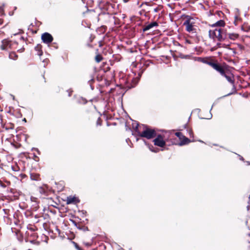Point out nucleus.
Listing matches in <instances>:
<instances>
[{"mask_svg": "<svg viewBox=\"0 0 250 250\" xmlns=\"http://www.w3.org/2000/svg\"><path fill=\"white\" fill-rule=\"evenodd\" d=\"M133 127L138 135L141 137L146 138L147 139L154 138L156 136L157 133L155 129H152L148 127L146 125H142L143 127V131L140 132L138 130L139 124L135 121L132 123Z\"/></svg>", "mask_w": 250, "mask_h": 250, "instance_id": "f257e3e1", "label": "nucleus"}, {"mask_svg": "<svg viewBox=\"0 0 250 250\" xmlns=\"http://www.w3.org/2000/svg\"><path fill=\"white\" fill-rule=\"evenodd\" d=\"M217 71L220 73L221 76L224 77L232 85V92L229 93L225 96H229L233 93L236 92V88L234 85V80L233 79V75L229 71H225L223 67L220 64H218L217 67L215 69Z\"/></svg>", "mask_w": 250, "mask_h": 250, "instance_id": "f03ea898", "label": "nucleus"}, {"mask_svg": "<svg viewBox=\"0 0 250 250\" xmlns=\"http://www.w3.org/2000/svg\"><path fill=\"white\" fill-rule=\"evenodd\" d=\"M187 20L184 21L183 25L186 26V30L187 32L191 33L192 38H196L197 41H200V37L198 36L196 28L194 27V22L193 19L189 16H186Z\"/></svg>", "mask_w": 250, "mask_h": 250, "instance_id": "7ed1b4c3", "label": "nucleus"}, {"mask_svg": "<svg viewBox=\"0 0 250 250\" xmlns=\"http://www.w3.org/2000/svg\"><path fill=\"white\" fill-rule=\"evenodd\" d=\"M156 137L154 139L153 142L155 146L163 147L166 145V142L164 140L163 135L159 134L156 135Z\"/></svg>", "mask_w": 250, "mask_h": 250, "instance_id": "20e7f679", "label": "nucleus"}, {"mask_svg": "<svg viewBox=\"0 0 250 250\" xmlns=\"http://www.w3.org/2000/svg\"><path fill=\"white\" fill-rule=\"evenodd\" d=\"M195 61L207 64L211 66L213 69H215L219 63L208 61L206 58L202 57H195Z\"/></svg>", "mask_w": 250, "mask_h": 250, "instance_id": "39448f33", "label": "nucleus"}, {"mask_svg": "<svg viewBox=\"0 0 250 250\" xmlns=\"http://www.w3.org/2000/svg\"><path fill=\"white\" fill-rule=\"evenodd\" d=\"M111 17V15L106 12H103L99 14V20L103 21L104 23L109 22Z\"/></svg>", "mask_w": 250, "mask_h": 250, "instance_id": "423d86ee", "label": "nucleus"}, {"mask_svg": "<svg viewBox=\"0 0 250 250\" xmlns=\"http://www.w3.org/2000/svg\"><path fill=\"white\" fill-rule=\"evenodd\" d=\"M41 39L42 41L46 44L50 43L53 40L52 36L47 32L43 33L42 35Z\"/></svg>", "mask_w": 250, "mask_h": 250, "instance_id": "0eeeda50", "label": "nucleus"}, {"mask_svg": "<svg viewBox=\"0 0 250 250\" xmlns=\"http://www.w3.org/2000/svg\"><path fill=\"white\" fill-rule=\"evenodd\" d=\"M11 47V41L8 39H4L1 41L0 48L2 50L8 51Z\"/></svg>", "mask_w": 250, "mask_h": 250, "instance_id": "6e6552de", "label": "nucleus"}, {"mask_svg": "<svg viewBox=\"0 0 250 250\" xmlns=\"http://www.w3.org/2000/svg\"><path fill=\"white\" fill-rule=\"evenodd\" d=\"M141 76L142 74L140 73H139L137 77L131 80V83L130 85H127V87L129 89L134 87L138 83Z\"/></svg>", "mask_w": 250, "mask_h": 250, "instance_id": "1a4fd4ad", "label": "nucleus"}, {"mask_svg": "<svg viewBox=\"0 0 250 250\" xmlns=\"http://www.w3.org/2000/svg\"><path fill=\"white\" fill-rule=\"evenodd\" d=\"M80 202L78 198L75 196H68L67 197L66 203L67 204H77Z\"/></svg>", "mask_w": 250, "mask_h": 250, "instance_id": "9d476101", "label": "nucleus"}, {"mask_svg": "<svg viewBox=\"0 0 250 250\" xmlns=\"http://www.w3.org/2000/svg\"><path fill=\"white\" fill-rule=\"evenodd\" d=\"M158 26V23L157 21H153L150 22V23L148 24L146 26L144 27V28L143 29V31L144 32L147 31L150 29L151 28L154 27H157Z\"/></svg>", "mask_w": 250, "mask_h": 250, "instance_id": "9b49d317", "label": "nucleus"}, {"mask_svg": "<svg viewBox=\"0 0 250 250\" xmlns=\"http://www.w3.org/2000/svg\"><path fill=\"white\" fill-rule=\"evenodd\" d=\"M218 33V28H216L214 30H209L208 31V36L210 39H213L214 41L216 38Z\"/></svg>", "mask_w": 250, "mask_h": 250, "instance_id": "f8f14e48", "label": "nucleus"}, {"mask_svg": "<svg viewBox=\"0 0 250 250\" xmlns=\"http://www.w3.org/2000/svg\"><path fill=\"white\" fill-rule=\"evenodd\" d=\"M216 39L219 42H224L225 41L223 35H222V32L221 31V28H218V33H217Z\"/></svg>", "mask_w": 250, "mask_h": 250, "instance_id": "ddd939ff", "label": "nucleus"}, {"mask_svg": "<svg viewBox=\"0 0 250 250\" xmlns=\"http://www.w3.org/2000/svg\"><path fill=\"white\" fill-rule=\"evenodd\" d=\"M183 140L178 144V146H179L187 145L191 142V141L188 138L184 136H183Z\"/></svg>", "mask_w": 250, "mask_h": 250, "instance_id": "4468645a", "label": "nucleus"}, {"mask_svg": "<svg viewBox=\"0 0 250 250\" xmlns=\"http://www.w3.org/2000/svg\"><path fill=\"white\" fill-rule=\"evenodd\" d=\"M42 48V46L40 44H38L35 47V50L37 52V55L39 56H41L43 53Z\"/></svg>", "mask_w": 250, "mask_h": 250, "instance_id": "2eb2a0df", "label": "nucleus"}, {"mask_svg": "<svg viewBox=\"0 0 250 250\" xmlns=\"http://www.w3.org/2000/svg\"><path fill=\"white\" fill-rule=\"evenodd\" d=\"M225 24V22L223 20H220L212 25L213 27L218 26L217 28H221Z\"/></svg>", "mask_w": 250, "mask_h": 250, "instance_id": "dca6fc26", "label": "nucleus"}, {"mask_svg": "<svg viewBox=\"0 0 250 250\" xmlns=\"http://www.w3.org/2000/svg\"><path fill=\"white\" fill-rule=\"evenodd\" d=\"M228 35L229 36L228 37V39H229L232 41H235L239 37L238 34H236V33H229Z\"/></svg>", "mask_w": 250, "mask_h": 250, "instance_id": "f3484780", "label": "nucleus"}, {"mask_svg": "<svg viewBox=\"0 0 250 250\" xmlns=\"http://www.w3.org/2000/svg\"><path fill=\"white\" fill-rule=\"evenodd\" d=\"M221 31L222 32V35H223L225 41H227L228 40V37L229 36L228 35L229 33L227 32V29L225 28H221Z\"/></svg>", "mask_w": 250, "mask_h": 250, "instance_id": "a211bd4d", "label": "nucleus"}, {"mask_svg": "<svg viewBox=\"0 0 250 250\" xmlns=\"http://www.w3.org/2000/svg\"><path fill=\"white\" fill-rule=\"evenodd\" d=\"M103 57L100 54L97 55L95 58V61L97 62H101L103 60Z\"/></svg>", "mask_w": 250, "mask_h": 250, "instance_id": "6ab92c4d", "label": "nucleus"}, {"mask_svg": "<svg viewBox=\"0 0 250 250\" xmlns=\"http://www.w3.org/2000/svg\"><path fill=\"white\" fill-rule=\"evenodd\" d=\"M9 58L10 59L15 60L18 58V55L15 53H11L9 55Z\"/></svg>", "mask_w": 250, "mask_h": 250, "instance_id": "aec40b11", "label": "nucleus"}, {"mask_svg": "<svg viewBox=\"0 0 250 250\" xmlns=\"http://www.w3.org/2000/svg\"><path fill=\"white\" fill-rule=\"evenodd\" d=\"M178 57L182 59H188L189 58L190 56L189 55H184L182 53H180Z\"/></svg>", "mask_w": 250, "mask_h": 250, "instance_id": "412c9836", "label": "nucleus"}, {"mask_svg": "<svg viewBox=\"0 0 250 250\" xmlns=\"http://www.w3.org/2000/svg\"><path fill=\"white\" fill-rule=\"evenodd\" d=\"M77 229H78L80 230H83V231H86L88 230V227H85V226L81 227V226H79V227H77Z\"/></svg>", "mask_w": 250, "mask_h": 250, "instance_id": "4be33fe9", "label": "nucleus"}, {"mask_svg": "<svg viewBox=\"0 0 250 250\" xmlns=\"http://www.w3.org/2000/svg\"><path fill=\"white\" fill-rule=\"evenodd\" d=\"M79 103H82L83 104H86L87 103V100L81 97L79 101Z\"/></svg>", "mask_w": 250, "mask_h": 250, "instance_id": "5701e85b", "label": "nucleus"}, {"mask_svg": "<svg viewBox=\"0 0 250 250\" xmlns=\"http://www.w3.org/2000/svg\"><path fill=\"white\" fill-rule=\"evenodd\" d=\"M30 177L32 180L37 181L38 180L39 176H37V175H33V174H31Z\"/></svg>", "mask_w": 250, "mask_h": 250, "instance_id": "b1692460", "label": "nucleus"}, {"mask_svg": "<svg viewBox=\"0 0 250 250\" xmlns=\"http://www.w3.org/2000/svg\"><path fill=\"white\" fill-rule=\"evenodd\" d=\"M102 122V119H101L100 117H99L98 118L97 122H96L97 125H101Z\"/></svg>", "mask_w": 250, "mask_h": 250, "instance_id": "393cba45", "label": "nucleus"}, {"mask_svg": "<svg viewBox=\"0 0 250 250\" xmlns=\"http://www.w3.org/2000/svg\"><path fill=\"white\" fill-rule=\"evenodd\" d=\"M175 135H176L177 137H179V139H181V137H183V136H184L182 135V133H181V132H176V133H175Z\"/></svg>", "mask_w": 250, "mask_h": 250, "instance_id": "a878e982", "label": "nucleus"}, {"mask_svg": "<svg viewBox=\"0 0 250 250\" xmlns=\"http://www.w3.org/2000/svg\"><path fill=\"white\" fill-rule=\"evenodd\" d=\"M69 220L74 225V226L76 227L77 228V227H79L77 222L75 220H74L73 219H71Z\"/></svg>", "mask_w": 250, "mask_h": 250, "instance_id": "bb28decb", "label": "nucleus"}, {"mask_svg": "<svg viewBox=\"0 0 250 250\" xmlns=\"http://www.w3.org/2000/svg\"><path fill=\"white\" fill-rule=\"evenodd\" d=\"M221 47V43L220 42H217L216 43V46H214L213 48H212V50L216 49L217 47Z\"/></svg>", "mask_w": 250, "mask_h": 250, "instance_id": "cd10ccee", "label": "nucleus"}, {"mask_svg": "<svg viewBox=\"0 0 250 250\" xmlns=\"http://www.w3.org/2000/svg\"><path fill=\"white\" fill-rule=\"evenodd\" d=\"M213 105H214V104H213V105H212V106H211V108H210V111H209V112H210L209 117L208 118H206V119L209 120V119H211V118H212V114H211V110H212V107H213Z\"/></svg>", "mask_w": 250, "mask_h": 250, "instance_id": "c85d7f7f", "label": "nucleus"}, {"mask_svg": "<svg viewBox=\"0 0 250 250\" xmlns=\"http://www.w3.org/2000/svg\"><path fill=\"white\" fill-rule=\"evenodd\" d=\"M36 198L35 197H31V200L32 202L33 203H35V204L37 205V202L36 201Z\"/></svg>", "mask_w": 250, "mask_h": 250, "instance_id": "c756f323", "label": "nucleus"}, {"mask_svg": "<svg viewBox=\"0 0 250 250\" xmlns=\"http://www.w3.org/2000/svg\"><path fill=\"white\" fill-rule=\"evenodd\" d=\"M235 154H236L239 157V159L240 160L242 161H244V158L241 156L240 155L236 153H234Z\"/></svg>", "mask_w": 250, "mask_h": 250, "instance_id": "7c9ffc66", "label": "nucleus"}, {"mask_svg": "<svg viewBox=\"0 0 250 250\" xmlns=\"http://www.w3.org/2000/svg\"><path fill=\"white\" fill-rule=\"evenodd\" d=\"M33 157L35 161H38L39 160V158L35 154H33Z\"/></svg>", "mask_w": 250, "mask_h": 250, "instance_id": "2f4dec72", "label": "nucleus"}, {"mask_svg": "<svg viewBox=\"0 0 250 250\" xmlns=\"http://www.w3.org/2000/svg\"><path fill=\"white\" fill-rule=\"evenodd\" d=\"M0 186L3 188H6V185L4 184L0 180Z\"/></svg>", "mask_w": 250, "mask_h": 250, "instance_id": "473e14b6", "label": "nucleus"}, {"mask_svg": "<svg viewBox=\"0 0 250 250\" xmlns=\"http://www.w3.org/2000/svg\"><path fill=\"white\" fill-rule=\"evenodd\" d=\"M39 191L41 193H44L45 190L43 189V188L42 187H40L39 188Z\"/></svg>", "mask_w": 250, "mask_h": 250, "instance_id": "72a5a7b5", "label": "nucleus"}, {"mask_svg": "<svg viewBox=\"0 0 250 250\" xmlns=\"http://www.w3.org/2000/svg\"><path fill=\"white\" fill-rule=\"evenodd\" d=\"M188 133L190 137H193V133L191 130H189Z\"/></svg>", "mask_w": 250, "mask_h": 250, "instance_id": "f704fd0d", "label": "nucleus"}, {"mask_svg": "<svg viewBox=\"0 0 250 250\" xmlns=\"http://www.w3.org/2000/svg\"><path fill=\"white\" fill-rule=\"evenodd\" d=\"M33 149H35V151H36L37 152V153H38V154L39 155H40V154H41V152H40V151L39 150V149H38V148H35V147H33V148H32V150H33Z\"/></svg>", "mask_w": 250, "mask_h": 250, "instance_id": "c9c22d12", "label": "nucleus"}, {"mask_svg": "<svg viewBox=\"0 0 250 250\" xmlns=\"http://www.w3.org/2000/svg\"><path fill=\"white\" fill-rule=\"evenodd\" d=\"M150 150L153 152H157L158 151V149L157 148L156 149H152L151 147H149Z\"/></svg>", "mask_w": 250, "mask_h": 250, "instance_id": "e433bc0d", "label": "nucleus"}, {"mask_svg": "<svg viewBox=\"0 0 250 250\" xmlns=\"http://www.w3.org/2000/svg\"><path fill=\"white\" fill-rule=\"evenodd\" d=\"M94 79L92 78L88 81V83L89 84H90V83L92 84V83L94 82Z\"/></svg>", "mask_w": 250, "mask_h": 250, "instance_id": "4c0bfd02", "label": "nucleus"}, {"mask_svg": "<svg viewBox=\"0 0 250 250\" xmlns=\"http://www.w3.org/2000/svg\"><path fill=\"white\" fill-rule=\"evenodd\" d=\"M33 206H35V209L36 210L38 209V204L37 205L35 204V203H33V204L32 205Z\"/></svg>", "mask_w": 250, "mask_h": 250, "instance_id": "58836bf2", "label": "nucleus"}, {"mask_svg": "<svg viewBox=\"0 0 250 250\" xmlns=\"http://www.w3.org/2000/svg\"><path fill=\"white\" fill-rule=\"evenodd\" d=\"M67 91L68 92V96L70 97L71 96V93L72 91L69 89L67 90Z\"/></svg>", "mask_w": 250, "mask_h": 250, "instance_id": "ea45409f", "label": "nucleus"}, {"mask_svg": "<svg viewBox=\"0 0 250 250\" xmlns=\"http://www.w3.org/2000/svg\"><path fill=\"white\" fill-rule=\"evenodd\" d=\"M73 245H74L75 248H77L78 247H79V245L77 244V243L75 242H72Z\"/></svg>", "mask_w": 250, "mask_h": 250, "instance_id": "a19ab883", "label": "nucleus"}, {"mask_svg": "<svg viewBox=\"0 0 250 250\" xmlns=\"http://www.w3.org/2000/svg\"><path fill=\"white\" fill-rule=\"evenodd\" d=\"M186 42L187 43H188V44H191L192 43L191 42L190 40H186Z\"/></svg>", "mask_w": 250, "mask_h": 250, "instance_id": "79ce46f5", "label": "nucleus"}, {"mask_svg": "<svg viewBox=\"0 0 250 250\" xmlns=\"http://www.w3.org/2000/svg\"><path fill=\"white\" fill-rule=\"evenodd\" d=\"M24 48L23 47H22V48L19 49L18 51L20 52H22L24 51Z\"/></svg>", "mask_w": 250, "mask_h": 250, "instance_id": "37998d69", "label": "nucleus"}, {"mask_svg": "<svg viewBox=\"0 0 250 250\" xmlns=\"http://www.w3.org/2000/svg\"><path fill=\"white\" fill-rule=\"evenodd\" d=\"M89 85H90L91 89V90H93L94 89V87L92 86V84L90 83V84H89Z\"/></svg>", "mask_w": 250, "mask_h": 250, "instance_id": "c03bdc74", "label": "nucleus"}, {"mask_svg": "<svg viewBox=\"0 0 250 250\" xmlns=\"http://www.w3.org/2000/svg\"><path fill=\"white\" fill-rule=\"evenodd\" d=\"M77 250H83L79 246L76 248Z\"/></svg>", "mask_w": 250, "mask_h": 250, "instance_id": "a18cd8bd", "label": "nucleus"}, {"mask_svg": "<svg viewBox=\"0 0 250 250\" xmlns=\"http://www.w3.org/2000/svg\"><path fill=\"white\" fill-rule=\"evenodd\" d=\"M77 250H83L79 246L76 248Z\"/></svg>", "mask_w": 250, "mask_h": 250, "instance_id": "49530a36", "label": "nucleus"}, {"mask_svg": "<svg viewBox=\"0 0 250 250\" xmlns=\"http://www.w3.org/2000/svg\"><path fill=\"white\" fill-rule=\"evenodd\" d=\"M48 62V60L47 59H45L43 61V62L44 63H47Z\"/></svg>", "mask_w": 250, "mask_h": 250, "instance_id": "de8ad7c7", "label": "nucleus"}, {"mask_svg": "<svg viewBox=\"0 0 250 250\" xmlns=\"http://www.w3.org/2000/svg\"><path fill=\"white\" fill-rule=\"evenodd\" d=\"M154 11L155 12H157L158 11V8L157 7V8H155V9H154Z\"/></svg>", "mask_w": 250, "mask_h": 250, "instance_id": "09e8293b", "label": "nucleus"}, {"mask_svg": "<svg viewBox=\"0 0 250 250\" xmlns=\"http://www.w3.org/2000/svg\"><path fill=\"white\" fill-rule=\"evenodd\" d=\"M123 0V1H124V2L126 3V2H127L129 0Z\"/></svg>", "mask_w": 250, "mask_h": 250, "instance_id": "8fccbe9b", "label": "nucleus"}, {"mask_svg": "<svg viewBox=\"0 0 250 250\" xmlns=\"http://www.w3.org/2000/svg\"><path fill=\"white\" fill-rule=\"evenodd\" d=\"M2 23V21L1 19H0V25H1Z\"/></svg>", "mask_w": 250, "mask_h": 250, "instance_id": "3c124183", "label": "nucleus"}, {"mask_svg": "<svg viewBox=\"0 0 250 250\" xmlns=\"http://www.w3.org/2000/svg\"><path fill=\"white\" fill-rule=\"evenodd\" d=\"M82 212H83V214H84V213H86V211H85V210H82Z\"/></svg>", "mask_w": 250, "mask_h": 250, "instance_id": "603ef678", "label": "nucleus"}, {"mask_svg": "<svg viewBox=\"0 0 250 250\" xmlns=\"http://www.w3.org/2000/svg\"><path fill=\"white\" fill-rule=\"evenodd\" d=\"M23 121L25 122H26V120L25 118H24L23 120H22Z\"/></svg>", "mask_w": 250, "mask_h": 250, "instance_id": "864d4df0", "label": "nucleus"}, {"mask_svg": "<svg viewBox=\"0 0 250 250\" xmlns=\"http://www.w3.org/2000/svg\"><path fill=\"white\" fill-rule=\"evenodd\" d=\"M250 202V195L249 196V201H248V203H249Z\"/></svg>", "mask_w": 250, "mask_h": 250, "instance_id": "5fc2aeb1", "label": "nucleus"}, {"mask_svg": "<svg viewBox=\"0 0 250 250\" xmlns=\"http://www.w3.org/2000/svg\"><path fill=\"white\" fill-rule=\"evenodd\" d=\"M20 39L22 40H23V38L22 37H21Z\"/></svg>", "mask_w": 250, "mask_h": 250, "instance_id": "6e6d98bb", "label": "nucleus"}, {"mask_svg": "<svg viewBox=\"0 0 250 250\" xmlns=\"http://www.w3.org/2000/svg\"><path fill=\"white\" fill-rule=\"evenodd\" d=\"M247 163H248V164L250 166V162L248 161Z\"/></svg>", "mask_w": 250, "mask_h": 250, "instance_id": "4d7b16f0", "label": "nucleus"}, {"mask_svg": "<svg viewBox=\"0 0 250 250\" xmlns=\"http://www.w3.org/2000/svg\"><path fill=\"white\" fill-rule=\"evenodd\" d=\"M213 145L215 146H218L217 144H214Z\"/></svg>", "mask_w": 250, "mask_h": 250, "instance_id": "13d9d810", "label": "nucleus"}, {"mask_svg": "<svg viewBox=\"0 0 250 250\" xmlns=\"http://www.w3.org/2000/svg\"><path fill=\"white\" fill-rule=\"evenodd\" d=\"M128 140H129V139H128H128H127L126 140V142H128Z\"/></svg>", "mask_w": 250, "mask_h": 250, "instance_id": "bf43d9fd", "label": "nucleus"}, {"mask_svg": "<svg viewBox=\"0 0 250 250\" xmlns=\"http://www.w3.org/2000/svg\"><path fill=\"white\" fill-rule=\"evenodd\" d=\"M199 141H200V142L203 143V141H201V140H200Z\"/></svg>", "mask_w": 250, "mask_h": 250, "instance_id": "052dcab7", "label": "nucleus"}, {"mask_svg": "<svg viewBox=\"0 0 250 250\" xmlns=\"http://www.w3.org/2000/svg\"><path fill=\"white\" fill-rule=\"evenodd\" d=\"M186 125H184V127H185V128H186Z\"/></svg>", "mask_w": 250, "mask_h": 250, "instance_id": "680f3d73", "label": "nucleus"}, {"mask_svg": "<svg viewBox=\"0 0 250 250\" xmlns=\"http://www.w3.org/2000/svg\"><path fill=\"white\" fill-rule=\"evenodd\" d=\"M249 206H247L248 209H249Z\"/></svg>", "mask_w": 250, "mask_h": 250, "instance_id": "e2e57ef3", "label": "nucleus"}]
</instances>
